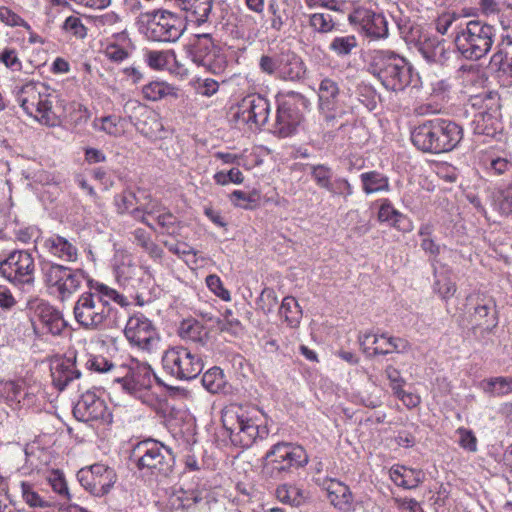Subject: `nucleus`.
<instances>
[{
    "label": "nucleus",
    "instance_id": "1",
    "mask_svg": "<svg viewBox=\"0 0 512 512\" xmlns=\"http://www.w3.org/2000/svg\"><path fill=\"white\" fill-rule=\"evenodd\" d=\"M88 289L73 307L74 318L84 329L98 330L106 326L112 310L111 301L122 307L129 304L126 296L104 283L88 279Z\"/></svg>",
    "mask_w": 512,
    "mask_h": 512
},
{
    "label": "nucleus",
    "instance_id": "2",
    "mask_svg": "<svg viewBox=\"0 0 512 512\" xmlns=\"http://www.w3.org/2000/svg\"><path fill=\"white\" fill-rule=\"evenodd\" d=\"M367 71L375 76L381 84L394 92L418 83V74L411 64L402 56L390 50H371L367 53Z\"/></svg>",
    "mask_w": 512,
    "mask_h": 512
},
{
    "label": "nucleus",
    "instance_id": "3",
    "mask_svg": "<svg viewBox=\"0 0 512 512\" xmlns=\"http://www.w3.org/2000/svg\"><path fill=\"white\" fill-rule=\"evenodd\" d=\"M496 37L494 26L480 20H470L456 33L457 51L468 60H479L492 48Z\"/></svg>",
    "mask_w": 512,
    "mask_h": 512
},
{
    "label": "nucleus",
    "instance_id": "4",
    "mask_svg": "<svg viewBox=\"0 0 512 512\" xmlns=\"http://www.w3.org/2000/svg\"><path fill=\"white\" fill-rule=\"evenodd\" d=\"M137 24L146 38L154 42H176L186 28L183 19L167 9L143 13L139 16Z\"/></svg>",
    "mask_w": 512,
    "mask_h": 512
},
{
    "label": "nucleus",
    "instance_id": "5",
    "mask_svg": "<svg viewBox=\"0 0 512 512\" xmlns=\"http://www.w3.org/2000/svg\"><path fill=\"white\" fill-rule=\"evenodd\" d=\"M254 412L238 404H230L223 409V427L233 445L249 448L258 437H262L260 426L252 415Z\"/></svg>",
    "mask_w": 512,
    "mask_h": 512
},
{
    "label": "nucleus",
    "instance_id": "6",
    "mask_svg": "<svg viewBox=\"0 0 512 512\" xmlns=\"http://www.w3.org/2000/svg\"><path fill=\"white\" fill-rule=\"evenodd\" d=\"M41 275L45 286L62 301L77 292L82 283L90 279L84 270L64 266L52 261L41 263Z\"/></svg>",
    "mask_w": 512,
    "mask_h": 512
},
{
    "label": "nucleus",
    "instance_id": "7",
    "mask_svg": "<svg viewBox=\"0 0 512 512\" xmlns=\"http://www.w3.org/2000/svg\"><path fill=\"white\" fill-rule=\"evenodd\" d=\"M132 457L140 471L155 476H168L174 464L170 449L153 439L139 442L133 449Z\"/></svg>",
    "mask_w": 512,
    "mask_h": 512
},
{
    "label": "nucleus",
    "instance_id": "8",
    "mask_svg": "<svg viewBox=\"0 0 512 512\" xmlns=\"http://www.w3.org/2000/svg\"><path fill=\"white\" fill-rule=\"evenodd\" d=\"M340 89L338 83L324 78L319 85V112L322 117L321 127L326 134L341 129L345 123L347 111L339 102Z\"/></svg>",
    "mask_w": 512,
    "mask_h": 512
},
{
    "label": "nucleus",
    "instance_id": "9",
    "mask_svg": "<svg viewBox=\"0 0 512 512\" xmlns=\"http://www.w3.org/2000/svg\"><path fill=\"white\" fill-rule=\"evenodd\" d=\"M162 366L164 371L175 379L189 381L201 373L204 363L189 347L174 346L164 352Z\"/></svg>",
    "mask_w": 512,
    "mask_h": 512
},
{
    "label": "nucleus",
    "instance_id": "10",
    "mask_svg": "<svg viewBox=\"0 0 512 512\" xmlns=\"http://www.w3.org/2000/svg\"><path fill=\"white\" fill-rule=\"evenodd\" d=\"M0 275L18 287L33 286L35 261L26 250H14L0 261Z\"/></svg>",
    "mask_w": 512,
    "mask_h": 512
},
{
    "label": "nucleus",
    "instance_id": "11",
    "mask_svg": "<svg viewBox=\"0 0 512 512\" xmlns=\"http://www.w3.org/2000/svg\"><path fill=\"white\" fill-rule=\"evenodd\" d=\"M154 379L161 383V380L154 374L147 362L132 358L127 363L119 366L115 382L120 383L127 393L135 395L138 392L150 389Z\"/></svg>",
    "mask_w": 512,
    "mask_h": 512
},
{
    "label": "nucleus",
    "instance_id": "12",
    "mask_svg": "<svg viewBox=\"0 0 512 512\" xmlns=\"http://www.w3.org/2000/svg\"><path fill=\"white\" fill-rule=\"evenodd\" d=\"M190 57L197 66H201L215 75L223 73L227 66L224 54L220 52L209 33L195 35Z\"/></svg>",
    "mask_w": 512,
    "mask_h": 512
},
{
    "label": "nucleus",
    "instance_id": "13",
    "mask_svg": "<svg viewBox=\"0 0 512 512\" xmlns=\"http://www.w3.org/2000/svg\"><path fill=\"white\" fill-rule=\"evenodd\" d=\"M266 467L274 472H288L292 468L303 467L308 463L305 449L293 443L279 442L266 453Z\"/></svg>",
    "mask_w": 512,
    "mask_h": 512
},
{
    "label": "nucleus",
    "instance_id": "14",
    "mask_svg": "<svg viewBox=\"0 0 512 512\" xmlns=\"http://www.w3.org/2000/svg\"><path fill=\"white\" fill-rule=\"evenodd\" d=\"M124 334L132 345L148 352L153 351L160 340L153 323L142 314L128 319Z\"/></svg>",
    "mask_w": 512,
    "mask_h": 512
},
{
    "label": "nucleus",
    "instance_id": "15",
    "mask_svg": "<svg viewBox=\"0 0 512 512\" xmlns=\"http://www.w3.org/2000/svg\"><path fill=\"white\" fill-rule=\"evenodd\" d=\"M117 282L130 292V296L137 300L139 305L145 303L142 290L150 284L152 277L143 267L131 262H123L116 268Z\"/></svg>",
    "mask_w": 512,
    "mask_h": 512
},
{
    "label": "nucleus",
    "instance_id": "16",
    "mask_svg": "<svg viewBox=\"0 0 512 512\" xmlns=\"http://www.w3.org/2000/svg\"><path fill=\"white\" fill-rule=\"evenodd\" d=\"M40 385L30 378L8 380L0 384V392L11 404L31 407L37 401Z\"/></svg>",
    "mask_w": 512,
    "mask_h": 512
},
{
    "label": "nucleus",
    "instance_id": "17",
    "mask_svg": "<svg viewBox=\"0 0 512 512\" xmlns=\"http://www.w3.org/2000/svg\"><path fill=\"white\" fill-rule=\"evenodd\" d=\"M79 481L85 489L97 497L107 494L116 482L115 471L107 465L97 463L78 473Z\"/></svg>",
    "mask_w": 512,
    "mask_h": 512
},
{
    "label": "nucleus",
    "instance_id": "18",
    "mask_svg": "<svg viewBox=\"0 0 512 512\" xmlns=\"http://www.w3.org/2000/svg\"><path fill=\"white\" fill-rule=\"evenodd\" d=\"M269 114V101L259 94H251L242 99L235 117L251 128H259L267 123Z\"/></svg>",
    "mask_w": 512,
    "mask_h": 512
},
{
    "label": "nucleus",
    "instance_id": "19",
    "mask_svg": "<svg viewBox=\"0 0 512 512\" xmlns=\"http://www.w3.org/2000/svg\"><path fill=\"white\" fill-rule=\"evenodd\" d=\"M184 13L186 27H206L211 25L213 0H165Z\"/></svg>",
    "mask_w": 512,
    "mask_h": 512
},
{
    "label": "nucleus",
    "instance_id": "20",
    "mask_svg": "<svg viewBox=\"0 0 512 512\" xmlns=\"http://www.w3.org/2000/svg\"><path fill=\"white\" fill-rule=\"evenodd\" d=\"M302 121V114L298 108L289 102L279 104L273 132L280 137H289L296 133Z\"/></svg>",
    "mask_w": 512,
    "mask_h": 512
},
{
    "label": "nucleus",
    "instance_id": "21",
    "mask_svg": "<svg viewBox=\"0 0 512 512\" xmlns=\"http://www.w3.org/2000/svg\"><path fill=\"white\" fill-rule=\"evenodd\" d=\"M74 416L83 422L104 419L107 407L102 399L92 392L84 393L73 409Z\"/></svg>",
    "mask_w": 512,
    "mask_h": 512
},
{
    "label": "nucleus",
    "instance_id": "22",
    "mask_svg": "<svg viewBox=\"0 0 512 512\" xmlns=\"http://www.w3.org/2000/svg\"><path fill=\"white\" fill-rule=\"evenodd\" d=\"M57 100L58 93L48 86V91L45 92V96L41 97L35 103L34 110L28 112L27 115L33 117L43 125L54 127L59 123L57 107L54 105Z\"/></svg>",
    "mask_w": 512,
    "mask_h": 512
},
{
    "label": "nucleus",
    "instance_id": "23",
    "mask_svg": "<svg viewBox=\"0 0 512 512\" xmlns=\"http://www.w3.org/2000/svg\"><path fill=\"white\" fill-rule=\"evenodd\" d=\"M41 246L44 252L65 262H75L78 259V249L68 239L53 234L41 239Z\"/></svg>",
    "mask_w": 512,
    "mask_h": 512
},
{
    "label": "nucleus",
    "instance_id": "24",
    "mask_svg": "<svg viewBox=\"0 0 512 512\" xmlns=\"http://www.w3.org/2000/svg\"><path fill=\"white\" fill-rule=\"evenodd\" d=\"M439 153L453 150L463 138V129L450 120L435 119Z\"/></svg>",
    "mask_w": 512,
    "mask_h": 512
},
{
    "label": "nucleus",
    "instance_id": "25",
    "mask_svg": "<svg viewBox=\"0 0 512 512\" xmlns=\"http://www.w3.org/2000/svg\"><path fill=\"white\" fill-rule=\"evenodd\" d=\"M438 137L436 136L435 119L417 126L411 133L412 143L421 151L439 153Z\"/></svg>",
    "mask_w": 512,
    "mask_h": 512
},
{
    "label": "nucleus",
    "instance_id": "26",
    "mask_svg": "<svg viewBox=\"0 0 512 512\" xmlns=\"http://www.w3.org/2000/svg\"><path fill=\"white\" fill-rule=\"evenodd\" d=\"M48 91V85L40 81H28L20 87H16V101L28 114L35 108V103Z\"/></svg>",
    "mask_w": 512,
    "mask_h": 512
},
{
    "label": "nucleus",
    "instance_id": "27",
    "mask_svg": "<svg viewBox=\"0 0 512 512\" xmlns=\"http://www.w3.org/2000/svg\"><path fill=\"white\" fill-rule=\"evenodd\" d=\"M306 72L305 64L296 53L286 50L279 54L278 77L284 80H300Z\"/></svg>",
    "mask_w": 512,
    "mask_h": 512
},
{
    "label": "nucleus",
    "instance_id": "28",
    "mask_svg": "<svg viewBox=\"0 0 512 512\" xmlns=\"http://www.w3.org/2000/svg\"><path fill=\"white\" fill-rule=\"evenodd\" d=\"M35 312L43 326L52 335H60L67 326L62 313L45 301L38 302Z\"/></svg>",
    "mask_w": 512,
    "mask_h": 512
},
{
    "label": "nucleus",
    "instance_id": "29",
    "mask_svg": "<svg viewBox=\"0 0 512 512\" xmlns=\"http://www.w3.org/2000/svg\"><path fill=\"white\" fill-rule=\"evenodd\" d=\"M76 367V357H66L51 369L52 382L59 390H64L73 380L80 378Z\"/></svg>",
    "mask_w": 512,
    "mask_h": 512
},
{
    "label": "nucleus",
    "instance_id": "30",
    "mask_svg": "<svg viewBox=\"0 0 512 512\" xmlns=\"http://www.w3.org/2000/svg\"><path fill=\"white\" fill-rule=\"evenodd\" d=\"M360 22L367 37L377 40L388 36V23L382 14L366 10L362 13Z\"/></svg>",
    "mask_w": 512,
    "mask_h": 512
},
{
    "label": "nucleus",
    "instance_id": "31",
    "mask_svg": "<svg viewBox=\"0 0 512 512\" xmlns=\"http://www.w3.org/2000/svg\"><path fill=\"white\" fill-rule=\"evenodd\" d=\"M330 503L343 512L353 510V495L350 488L342 482L331 480L327 487Z\"/></svg>",
    "mask_w": 512,
    "mask_h": 512
},
{
    "label": "nucleus",
    "instance_id": "32",
    "mask_svg": "<svg viewBox=\"0 0 512 512\" xmlns=\"http://www.w3.org/2000/svg\"><path fill=\"white\" fill-rule=\"evenodd\" d=\"M114 204L118 213H129L135 220H138L150 228H153L149 221L144 217V213L141 212V209L138 206V200L134 192L130 190L122 191L114 197Z\"/></svg>",
    "mask_w": 512,
    "mask_h": 512
},
{
    "label": "nucleus",
    "instance_id": "33",
    "mask_svg": "<svg viewBox=\"0 0 512 512\" xmlns=\"http://www.w3.org/2000/svg\"><path fill=\"white\" fill-rule=\"evenodd\" d=\"M491 65L512 78V37L506 36L498 44L497 51L491 57Z\"/></svg>",
    "mask_w": 512,
    "mask_h": 512
},
{
    "label": "nucleus",
    "instance_id": "34",
    "mask_svg": "<svg viewBox=\"0 0 512 512\" xmlns=\"http://www.w3.org/2000/svg\"><path fill=\"white\" fill-rule=\"evenodd\" d=\"M275 496L280 502L292 507L304 505L309 498L305 489L290 483L279 485L275 490Z\"/></svg>",
    "mask_w": 512,
    "mask_h": 512
},
{
    "label": "nucleus",
    "instance_id": "35",
    "mask_svg": "<svg viewBox=\"0 0 512 512\" xmlns=\"http://www.w3.org/2000/svg\"><path fill=\"white\" fill-rule=\"evenodd\" d=\"M126 119L118 115H107L94 118L92 127L112 137H121L126 132Z\"/></svg>",
    "mask_w": 512,
    "mask_h": 512
},
{
    "label": "nucleus",
    "instance_id": "36",
    "mask_svg": "<svg viewBox=\"0 0 512 512\" xmlns=\"http://www.w3.org/2000/svg\"><path fill=\"white\" fill-rule=\"evenodd\" d=\"M419 51L429 62L443 63L448 59L446 41L438 37L426 38L420 43Z\"/></svg>",
    "mask_w": 512,
    "mask_h": 512
},
{
    "label": "nucleus",
    "instance_id": "37",
    "mask_svg": "<svg viewBox=\"0 0 512 512\" xmlns=\"http://www.w3.org/2000/svg\"><path fill=\"white\" fill-rule=\"evenodd\" d=\"M370 340L372 344H377L380 340H385V345L389 346L390 353L403 352L409 348V343L398 337L388 336L387 334L376 335L373 333H365L359 337V342L362 348L365 350L370 348Z\"/></svg>",
    "mask_w": 512,
    "mask_h": 512
},
{
    "label": "nucleus",
    "instance_id": "38",
    "mask_svg": "<svg viewBox=\"0 0 512 512\" xmlns=\"http://www.w3.org/2000/svg\"><path fill=\"white\" fill-rule=\"evenodd\" d=\"M362 190L366 194H373L378 192H387L390 190L389 178L378 172L369 171L360 175Z\"/></svg>",
    "mask_w": 512,
    "mask_h": 512
},
{
    "label": "nucleus",
    "instance_id": "39",
    "mask_svg": "<svg viewBox=\"0 0 512 512\" xmlns=\"http://www.w3.org/2000/svg\"><path fill=\"white\" fill-rule=\"evenodd\" d=\"M390 475L391 479L397 486H401L406 489L416 488L422 482L421 471L406 467L392 468Z\"/></svg>",
    "mask_w": 512,
    "mask_h": 512
},
{
    "label": "nucleus",
    "instance_id": "40",
    "mask_svg": "<svg viewBox=\"0 0 512 512\" xmlns=\"http://www.w3.org/2000/svg\"><path fill=\"white\" fill-rule=\"evenodd\" d=\"M178 90L163 81H153L145 85L142 89V93L145 99L149 101H159L167 97H178Z\"/></svg>",
    "mask_w": 512,
    "mask_h": 512
},
{
    "label": "nucleus",
    "instance_id": "41",
    "mask_svg": "<svg viewBox=\"0 0 512 512\" xmlns=\"http://www.w3.org/2000/svg\"><path fill=\"white\" fill-rule=\"evenodd\" d=\"M202 385L210 393L227 392V381L224 373L219 367H212L202 376Z\"/></svg>",
    "mask_w": 512,
    "mask_h": 512
},
{
    "label": "nucleus",
    "instance_id": "42",
    "mask_svg": "<svg viewBox=\"0 0 512 512\" xmlns=\"http://www.w3.org/2000/svg\"><path fill=\"white\" fill-rule=\"evenodd\" d=\"M358 48V39L355 35H341L334 37L328 49L340 58L350 56Z\"/></svg>",
    "mask_w": 512,
    "mask_h": 512
},
{
    "label": "nucleus",
    "instance_id": "43",
    "mask_svg": "<svg viewBox=\"0 0 512 512\" xmlns=\"http://www.w3.org/2000/svg\"><path fill=\"white\" fill-rule=\"evenodd\" d=\"M485 393L493 397L505 396L512 393V376L491 377L481 382Z\"/></svg>",
    "mask_w": 512,
    "mask_h": 512
},
{
    "label": "nucleus",
    "instance_id": "44",
    "mask_svg": "<svg viewBox=\"0 0 512 512\" xmlns=\"http://www.w3.org/2000/svg\"><path fill=\"white\" fill-rule=\"evenodd\" d=\"M309 28L318 34H328L336 29L337 23L328 13L316 12L307 15Z\"/></svg>",
    "mask_w": 512,
    "mask_h": 512
},
{
    "label": "nucleus",
    "instance_id": "45",
    "mask_svg": "<svg viewBox=\"0 0 512 512\" xmlns=\"http://www.w3.org/2000/svg\"><path fill=\"white\" fill-rule=\"evenodd\" d=\"M92 22L100 33L116 32L122 28V19L120 15L114 11H108L101 15L94 16Z\"/></svg>",
    "mask_w": 512,
    "mask_h": 512
},
{
    "label": "nucleus",
    "instance_id": "46",
    "mask_svg": "<svg viewBox=\"0 0 512 512\" xmlns=\"http://www.w3.org/2000/svg\"><path fill=\"white\" fill-rule=\"evenodd\" d=\"M279 314L290 327H296L302 317L301 308L294 297H285L279 309Z\"/></svg>",
    "mask_w": 512,
    "mask_h": 512
},
{
    "label": "nucleus",
    "instance_id": "47",
    "mask_svg": "<svg viewBox=\"0 0 512 512\" xmlns=\"http://www.w3.org/2000/svg\"><path fill=\"white\" fill-rule=\"evenodd\" d=\"M432 233L433 227L430 224H423L418 230V235L421 237L420 247L434 262L440 254V246L432 239Z\"/></svg>",
    "mask_w": 512,
    "mask_h": 512
},
{
    "label": "nucleus",
    "instance_id": "48",
    "mask_svg": "<svg viewBox=\"0 0 512 512\" xmlns=\"http://www.w3.org/2000/svg\"><path fill=\"white\" fill-rule=\"evenodd\" d=\"M21 496L23 501L34 508H46L50 506V502L43 498L28 482L22 481L20 483Z\"/></svg>",
    "mask_w": 512,
    "mask_h": 512
},
{
    "label": "nucleus",
    "instance_id": "49",
    "mask_svg": "<svg viewBox=\"0 0 512 512\" xmlns=\"http://www.w3.org/2000/svg\"><path fill=\"white\" fill-rule=\"evenodd\" d=\"M46 480L52 490L62 499L71 500L68 485L63 472L60 470H51L46 475Z\"/></svg>",
    "mask_w": 512,
    "mask_h": 512
},
{
    "label": "nucleus",
    "instance_id": "50",
    "mask_svg": "<svg viewBox=\"0 0 512 512\" xmlns=\"http://www.w3.org/2000/svg\"><path fill=\"white\" fill-rule=\"evenodd\" d=\"M86 367L98 373H111L114 381L116 380L117 371L119 369V366H116L113 362L101 355L91 356L86 361Z\"/></svg>",
    "mask_w": 512,
    "mask_h": 512
},
{
    "label": "nucleus",
    "instance_id": "51",
    "mask_svg": "<svg viewBox=\"0 0 512 512\" xmlns=\"http://www.w3.org/2000/svg\"><path fill=\"white\" fill-rule=\"evenodd\" d=\"M133 236L137 245L141 246L151 257H161V248L151 240L150 235L145 230L136 229Z\"/></svg>",
    "mask_w": 512,
    "mask_h": 512
},
{
    "label": "nucleus",
    "instance_id": "52",
    "mask_svg": "<svg viewBox=\"0 0 512 512\" xmlns=\"http://www.w3.org/2000/svg\"><path fill=\"white\" fill-rule=\"evenodd\" d=\"M310 174L315 183L322 189H326L333 179L332 169L326 165H310Z\"/></svg>",
    "mask_w": 512,
    "mask_h": 512
},
{
    "label": "nucleus",
    "instance_id": "53",
    "mask_svg": "<svg viewBox=\"0 0 512 512\" xmlns=\"http://www.w3.org/2000/svg\"><path fill=\"white\" fill-rule=\"evenodd\" d=\"M173 55L171 51H156L150 50L145 54L146 62L152 69L162 70L169 64L170 56Z\"/></svg>",
    "mask_w": 512,
    "mask_h": 512
},
{
    "label": "nucleus",
    "instance_id": "54",
    "mask_svg": "<svg viewBox=\"0 0 512 512\" xmlns=\"http://www.w3.org/2000/svg\"><path fill=\"white\" fill-rule=\"evenodd\" d=\"M495 206L503 215L512 214V183L497 192Z\"/></svg>",
    "mask_w": 512,
    "mask_h": 512
},
{
    "label": "nucleus",
    "instance_id": "55",
    "mask_svg": "<svg viewBox=\"0 0 512 512\" xmlns=\"http://www.w3.org/2000/svg\"><path fill=\"white\" fill-rule=\"evenodd\" d=\"M0 21L11 27H23L27 31L31 30V26L18 14L6 6L0 7Z\"/></svg>",
    "mask_w": 512,
    "mask_h": 512
},
{
    "label": "nucleus",
    "instance_id": "56",
    "mask_svg": "<svg viewBox=\"0 0 512 512\" xmlns=\"http://www.w3.org/2000/svg\"><path fill=\"white\" fill-rule=\"evenodd\" d=\"M213 178L218 185L222 186L229 183L241 184L244 181V176L238 168H232L228 172L219 171Z\"/></svg>",
    "mask_w": 512,
    "mask_h": 512
},
{
    "label": "nucleus",
    "instance_id": "57",
    "mask_svg": "<svg viewBox=\"0 0 512 512\" xmlns=\"http://www.w3.org/2000/svg\"><path fill=\"white\" fill-rule=\"evenodd\" d=\"M332 195L348 197L352 195L353 189L347 179L337 177L331 180L328 187L325 189Z\"/></svg>",
    "mask_w": 512,
    "mask_h": 512
},
{
    "label": "nucleus",
    "instance_id": "58",
    "mask_svg": "<svg viewBox=\"0 0 512 512\" xmlns=\"http://www.w3.org/2000/svg\"><path fill=\"white\" fill-rule=\"evenodd\" d=\"M459 436L458 444L468 452L477 451V438L472 430L460 427L456 430Z\"/></svg>",
    "mask_w": 512,
    "mask_h": 512
},
{
    "label": "nucleus",
    "instance_id": "59",
    "mask_svg": "<svg viewBox=\"0 0 512 512\" xmlns=\"http://www.w3.org/2000/svg\"><path fill=\"white\" fill-rule=\"evenodd\" d=\"M63 29L77 38L83 39L87 35V29L78 16H69L63 24Z\"/></svg>",
    "mask_w": 512,
    "mask_h": 512
},
{
    "label": "nucleus",
    "instance_id": "60",
    "mask_svg": "<svg viewBox=\"0 0 512 512\" xmlns=\"http://www.w3.org/2000/svg\"><path fill=\"white\" fill-rule=\"evenodd\" d=\"M206 284L208 288L219 298L224 301H230V292L224 288L223 283L219 276L215 274L208 275L206 277Z\"/></svg>",
    "mask_w": 512,
    "mask_h": 512
},
{
    "label": "nucleus",
    "instance_id": "61",
    "mask_svg": "<svg viewBox=\"0 0 512 512\" xmlns=\"http://www.w3.org/2000/svg\"><path fill=\"white\" fill-rule=\"evenodd\" d=\"M157 223L169 234H174L177 231V218L166 208L157 214Z\"/></svg>",
    "mask_w": 512,
    "mask_h": 512
},
{
    "label": "nucleus",
    "instance_id": "62",
    "mask_svg": "<svg viewBox=\"0 0 512 512\" xmlns=\"http://www.w3.org/2000/svg\"><path fill=\"white\" fill-rule=\"evenodd\" d=\"M269 11L272 14L271 18V28L277 32H279L286 20H287V14L285 11H280L278 8V5L275 1L269 3Z\"/></svg>",
    "mask_w": 512,
    "mask_h": 512
},
{
    "label": "nucleus",
    "instance_id": "63",
    "mask_svg": "<svg viewBox=\"0 0 512 512\" xmlns=\"http://www.w3.org/2000/svg\"><path fill=\"white\" fill-rule=\"evenodd\" d=\"M384 373L390 382V387L393 393L402 388L406 383L405 379L401 376L400 371L392 365L386 366Z\"/></svg>",
    "mask_w": 512,
    "mask_h": 512
},
{
    "label": "nucleus",
    "instance_id": "64",
    "mask_svg": "<svg viewBox=\"0 0 512 512\" xmlns=\"http://www.w3.org/2000/svg\"><path fill=\"white\" fill-rule=\"evenodd\" d=\"M104 53L109 60L117 63L124 61L129 55L126 49L117 44L107 45Z\"/></svg>",
    "mask_w": 512,
    "mask_h": 512
}]
</instances>
